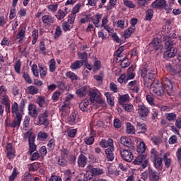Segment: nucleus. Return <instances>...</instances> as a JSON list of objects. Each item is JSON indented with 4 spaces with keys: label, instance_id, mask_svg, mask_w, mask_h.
<instances>
[{
    "label": "nucleus",
    "instance_id": "nucleus-36",
    "mask_svg": "<svg viewBox=\"0 0 181 181\" xmlns=\"http://www.w3.org/2000/svg\"><path fill=\"white\" fill-rule=\"evenodd\" d=\"M57 163L59 166L64 168V166H67V160L64 157H58L57 158Z\"/></svg>",
    "mask_w": 181,
    "mask_h": 181
},
{
    "label": "nucleus",
    "instance_id": "nucleus-48",
    "mask_svg": "<svg viewBox=\"0 0 181 181\" xmlns=\"http://www.w3.org/2000/svg\"><path fill=\"white\" fill-rule=\"evenodd\" d=\"M126 131L127 134H135V127L130 122H127Z\"/></svg>",
    "mask_w": 181,
    "mask_h": 181
},
{
    "label": "nucleus",
    "instance_id": "nucleus-20",
    "mask_svg": "<svg viewBox=\"0 0 181 181\" xmlns=\"http://www.w3.org/2000/svg\"><path fill=\"white\" fill-rule=\"evenodd\" d=\"M149 47H151L153 50H160V49H162V45L158 38L153 39L152 42L149 44Z\"/></svg>",
    "mask_w": 181,
    "mask_h": 181
},
{
    "label": "nucleus",
    "instance_id": "nucleus-41",
    "mask_svg": "<svg viewBox=\"0 0 181 181\" xmlns=\"http://www.w3.org/2000/svg\"><path fill=\"white\" fill-rule=\"evenodd\" d=\"M66 135L69 138H74L77 135V129H68L66 130Z\"/></svg>",
    "mask_w": 181,
    "mask_h": 181
},
{
    "label": "nucleus",
    "instance_id": "nucleus-62",
    "mask_svg": "<svg viewBox=\"0 0 181 181\" xmlns=\"http://www.w3.org/2000/svg\"><path fill=\"white\" fill-rule=\"evenodd\" d=\"M54 146H56V141L54 139H51L47 143V148L49 151H52Z\"/></svg>",
    "mask_w": 181,
    "mask_h": 181
},
{
    "label": "nucleus",
    "instance_id": "nucleus-50",
    "mask_svg": "<svg viewBox=\"0 0 181 181\" xmlns=\"http://www.w3.org/2000/svg\"><path fill=\"white\" fill-rule=\"evenodd\" d=\"M57 88H59V90H60L61 91H65V90H67V86H66V83L61 81L57 82Z\"/></svg>",
    "mask_w": 181,
    "mask_h": 181
},
{
    "label": "nucleus",
    "instance_id": "nucleus-30",
    "mask_svg": "<svg viewBox=\"0 0 181 181\" xmlns=\"http://www.w3.org/2000/svg\"><path fill=\"white\" fill-rule=\"evenodd\" d=\"M105 96L107 98V104H109L110 107H114V96L112 95V94H111V93L110 92H106L105 93Z\"/></svg>",
    "mask_w": 181,
    "mask_h": 181
},
{
    "label": "nucleus",
    "instance_id": "nucleus-7",
    "mask_svg": "<svg viewBox=\"0 0 181 181\" xmlns=\"http://www.w3.org/2000/svg\"><path fill=\"white\" fill-rule=\"evenodd\" d=\"M42 22L47 29L52 28L53 23L56 22V18L51 15L45 14L42 17Z\"/></svg>",
    "mask_w": 181,
    "mask_h": 181
},
{
    "label": "nucleus",
    "instance_id": "nucleus-4",
    "mask_svg": "<svg viewBox=\"0 0 181 181\" xmlns=\"http://www.w3.org/2000/svg\"><path fill=\"white\" fill-rule=\"evenodd\" d=\"M165 49L166 52H165V56L167 57H175L177 54V48L176 47V42L168 40L165 42Z\"/></svg>",
    "mask_w": 181,
    "mask_h": 181
},
{
    "label": "nucleus",
    "instance_id": "nucleus-22",
    "mask_svg": "<svg viewBox=\"0 0 181 181\" xmlns=\"http://www.w3.org/2000/svg\"><path fill=\"white\" fill-rule=\"evenodd\" d=\"M90 173L92 176H101V175H104V169L100 168L98 167H91L90 169Z\"/></svg>",
    "mask_w": 181,
    "mask_h": 181
},
{
    "label": "nucleus",
    "instance_id": "nucleus-26",
    "mask_svg": "<svg viewBox=\"0 0 181 181\" xmlns=\"http://www.w3.org/2000/svg\"><path fill=\"white\" fill-rule=\"evenodd\" d=\"M129 101V94H125V95H122L119 96L118 98V103L119 105H124L125 103H128Z\"/></svg>",
    "mask_w": 181,
    "mask_h": 181
},
{
    "label": "nucleus",
    "instance_id": "nucleus-59",
    "mask_svg": "<svg viewBox=\"0 0 181 181\" xmlns=\"http://www.w3.org/2000/svg\"><path fill=\"white\" fill-rule=\"evenodd\" d=\"M117 62H121V66L122 67H123L124 69H125L126 67H128V66H129V62L128 61V59H117Z\"/></svg>",
    "mask_w": 181,
    "mask_h": 181
},
{
    "label": "nucleus",
    "instance_id": "nucleus-29",
    "mask_svg": "<svg viewBox=\"0 0 181 181\" xmlns=\"http://www.w3.org/2000/svg\"><path fill=\"white\" fill-rule=\"evenodd\" d=\"M81 16L82 18L80 19V23L81 24L88 23V22L91 21V14L83 13Z\"/></svg>",
    "mask_w": 181,
    "mask_h": 181
},
{
    "label": "nucleus",
    "instance_id": "nucleus-31",
    "mask_svg": "<svg viewBox=\"0 0 181 181\" xmlns=\"http://www.w3.org/2000/svg\"><path fill=\"white\" fill-rule=\"evenodd\" d=\"M81 63L83 62H81V61L80 60H76L70 66L71 70L74 71V70H78V69H81V66H83Z\"/></svg>",
    "mask_w": 181,
    "mask_h": 181
},
{
    "label": "nucleus",
    "instance_id": "nucleus-1",
    "mask_svg": "<svg viewBox=\"0 0 181 181\" xmlns=\"http://www.w3.org/2000/svg\"><path fill=\"white\" fill-rule=\"evenodd\" d=\"M172 90H173L172 81L166 77L163 79L162 83L159 81L153 83V91L158 97H163L166 94H170Z\"/></svg>",
    "mask_w": 181,
    "mask_h": 181
},
{
    "label": "nucleus",
    "instance_id": "nucleus-3",
    "mask_svg": "<svg viewBox=\"0 0 181 181\" xmlns=\"http://www.w3.org/2000/svg\"><path fill=\"white\" fill-rule=\"evenodd\" d=\"M19 105L18 103L14 102V103L11 106V112L12 114H15L16 119H14L11 124H10L11 128H19L21 127V122H22V118L23 116L22 115V112H19Z\"/></svg>",
    "mask_w": 181,
    "mask_h": 181
},
{
    "label": "nucleus",
    "instance_id": "nucleus-51",
    "mask_svg": "<svg viewBox=\"0 0 181 181\" xmlns=\"http://www.w3.org/2000/svg\"><path fill=\"white\" fill-rule=\"evenodd\" d=\"M65 76H66L68 78H70L72 81L78 80V76H77V75L75 73L71 71H67Z\"/></svg>",
    "mask_w": 181,
    "mask_h": 181
},
{
    "label": "nucleus",
    "instance_id": "nucleus-54",
    "mask_svg": "<svg viewBox=\"0 0 181 181\" xmlns=\"http://www.w3.org/2000/svg\"><path fill=\"white\" fill-rule=\"evenodd\" d=\"M118 83L119 84H122L124 83V84H127L128 83V79H127V74H122L120 75V76L117 79Z\"/></svg>",
    "mask_w": 181,
    "mask_h": 181
},
{
    "label": "nucleus",
    "instance_id": "nucleus-8",
    "mask_svg": "<svg viewBox=\"0 0 181 181\" xmlns=\"http://www.w3.org/2000/svg\"><path fill=\"white\" fill-rule=\"evenodd\" d=\"M80 9H81V3H78L73 7L70 18L68 19L69 23L71 25L74 23V19H76L77 13L80 12Z\"/></svg>",
    "mask_w": 181,
    "mask_h": 181
},
{
    "label": "nucleus",
    "instance_id": "nucleus-57",
    "mask_svg": "<svg viewBox=\"0 0 181 181\" xmlns=\"http://www.w3.org/2000/svg\"><path fill=\"white\" fill-rule=\"evenodd\" d=\"M38 138L40 141H46L49 138V134L45 132H40L38 133Z\"/></svg>",
    "mask_w": 181,
    "mask_h": 181
},
{
    "label": "nucleus",
    "instance_id": "nucleus-61",
    "mask_svg": "<svg viewBox=\"0 0 181 181\" xmlns=\"http://www.w3.org/2000/svg\"><path fill=\"white\" fill-rule=\"evenodd\" d=\"M61 94L62 93H60V91L59 90L55 91L52 96V101H54V103L59 101V98H60Z\"/></svg>",
    "mask_w": 181,
    "mask_h": 181
},
{
    "label": "nucleus",
    "instance_id": "nucleus-44",
    "mask_svg": "<svg viewBox=\"0 0 181 181\" xmlns=\"http://www.w3.org/2000/svg\"><path fill=\"white\" fill-rule=\"evenodd\" d=\"M49 70L50 73H54L56 71V60L54 59H52L49 61Z\"/></svg>",
    "mask_w": 181,
    "mask_h": 181
},
{
    "label": "nucleus",
    "instance_id": "nucleus-64",
    "mask_svg": "<svg viewBox=\"0 0 181 181\" xmlns=\"http://www.w3.org/2000/svg\"><path fill=\"white\" fill-rule=\"evenodd\" d=\"M39 47L40 50L42 52V54H46V45L45 41H40Z\"/></svg>",
    "mask_w": 181,
    "mask_h": 181
},
{
    "label": "nucleus",
    "instance_id": "nucleus-33",
    "mask_svg": "<svg viewBox=\"0 0 181 181\" xmlns=\"http://www.w3.org/2000/svg\"><path fill=\"white\" fill-rule=\"evenodd\" d=\"M135 27H130L124 32V39H129V37L132 36V33L135 32Z\"/></svg>",
    "mask_w": 181,
    "mask_h": 181
},
{
    "label": "nucleus",
    "instance_id": "nucleus-43",
    "mask_svg": "<svg viewBox=\"0 0 181 181\" xmlns=\"http://www.w3.org/2000/svg\"><path fill=\"white\" fill-rule=\"evenodd\" d=\"M78 56L79 59H81V62L82 63H85L86 62L88 61V54H87V52H78Z\"/></svg>",
    "mask_w": 181,
    "mask_h": 181
},
{
    "label": "nucleus",
    "instance_id": "nucleus-55",
    "mask_svg": "<svg viewBox=\"0 0 181 181\" xmlns=\"http://www.w3.org/2000/svg\"><path fill=\"white\" fill-rule=\"evenodd\" d=\"M59 8V4H49L47 6V9L49 12L54 13L57 11V8Z\"/></svg>",
    "mask_w": 181,
    "mask_h": 181
},
{
    "label": "nucleus",
    "instance_id": "nucleus-42",
    "mask_svg": "<svg viewBox=\"0 0 181 181\" xmlns=\"http://www.w3.org/2000/svg\"><path fill=\"white\" fill-rule=\"evenodd\" d=\"M37 104H38L40 108H43L45 104H46V99L43 96H38L36 100Z\"/></svg>",
    "mask_w": 181,
    "mask_h": 181
},
{
    "label": "nucleus",
    "instance_id": "nucleus-19",
    "mask_svg": "<svg viewBox=\"0 0 181 181\" xmlns=\"http://www.w3.org/2000/svg\"><path fill=\"white\" fill-rule=\"evenodd\" d=\"M138 81L136 80L132 81L127 84V88L130 91H134V93H139V87L136 85Z\"/></svg>",
    "mask_w": 181,
    "mask_h": 181
},
{
    "label": "nucleus",
    "instance_id": "nucleus-17",
    "mask_svg": "<svg viewBox=\"0 0 181 181\" xmlns=\"http://www.w3.org/2000/svg\"><path fill=\"white\" fill-rule=\"evenodd\" d=\"M28 114L33 118H37V110L36 105L33 103H30L28 105Z\"/></svg>",
    "mask_w": 181,
    "mask_h": 181
},
{
    "label": "nucleus",
    "instance_id": "nucleus-9",
    "mask_svg": "<svg viewBox=\"0 0 181 181\" xmlns=\"http://www.w3.org/2000/svg\"><path fill=\"white\" fill-rule=\"evenodd\" d=\"M147 173L150 181H159L160 173H158V171L149 167Z\"/></svg>",
    "mask_w": 181,
    "mask_h": 181
},
{
    "label": "nucleus",
    "instance_id": "nucleus-53",
    "mask_svg": "<svg viewBox=\"0 0 181 181\" xmlns=\"http://www.w3.org/2000/svg\"><path fill=\"white\" fill-rule=\"evenodd\" d=\"M179 37V35L176 31H174L173 33H170L168 37H165V42L168 40H171V42H174L173 39H177Z\"/></svg>",
    "mask_w": 181,
    "mask_h": 181
},
{
    "label": "nucleus",
    "instance_id": "nucleus-49",
    "mask_svg": "<svg viewBox=\"0 0 181 181\" xmlns=\"http://www.w3.org/2000/svg\"><path fill=\"white\" fill-rule=\"evenodd\" d=\"M23 78H24L25 83L27 84H33V81L30 78V76H29V74L28 72H24L23 74Z\"/></svg>",
    "mask_w": 181,
    "mask_h": 181
},
{
    "label": "nucleus",
    "instance_id": "nucleus-39",
    "mask_svg": "<svg viewBox=\"0 0 181 181\" xmlns=\"http://www.w3.org/2000/svg\"><path fill=\"white\" fill-rule=\"evenodd\" d=\"M165 117L166 118L167 121H170L171 122L172 121L176 120V113L175 112H170V113H165Z\"/></svg>",
    "mask_w": 181,
    "mask_h": 181
},
{
    "label": "nucleus",
    "instance_id": "nucleus-16",
    "mask_svg": "<svg viewBox=\"0 0 181 181\" xmlns=\"http://www.w3.org/2000/svg\"><path fill=\"white\" fill-rule=\"evenodd\" d=\"M87 157L84 156V154L81 153L78 157V166L79 168H86V166L87 165Z\"/></svg>",
    "mask_w": 181,
    "mask_h": 181
},
{
    "label": "nucleus",
    "instance_id": "nucleus-27",
    "mask_svg": "<svg viewBox=\"0 0 181 181\" xmlns=\"http://www.w3.org/2000/svg\"><path fill=\"white\" fill-rule=\"evenodd\" d=\"M27 93L30 95H36L39 93V88L33 85L29 86L27 88Z\"/></svg>",
    "mask_w": 181,
    "mask_h": 181
},
{
    "label": "nucleus",
    "instance_id": "nucleus-34",
    "mask_svg": "<svg viewBox=\"0 0 181 181\" xmlns=\"http://www.w3.org/2000/svg\"><path fill=\"white\" fill-rule=\"evenodd\" d=\"M32 45H36V42H37V39H39V30L35 29L32 32Z\"/></svg>",
    "mask_w": 181,
    "mask_h": 181
},
{
    "label": "nucleus",
    "instance_id": "nucleus-63",
    "mask_svg": "<svg viewBox=\"0 0 181 181\" xmlns=\"http://www.w3.org/2000/svg\"><path fill=\"white\" fill-rule=\"evenodd\" d=\"M88 158L90 163H98V158L93 154H88Z\"/></svg>",
    "mask_w": 181,
    "mask_h": 181
},
{
    "label": "nucleus",
    "instance_id": "nucleus-60",
    "mask_svg": "<svg viewBox=\"0 0 181 181\" xmlns=\"http://www.w3.org/2000/svg\"><path fill=\"white\" fill-rule=\"evenodd\" d=\"M123 4L124 6H127V8H129L130 9L135 8V4L129 0H124Z\"/></svg>",
    "mask_w": 181,
    "mask_h": 181
},
{
    "label": "nucleus",
    "instance_id": "nucleus-6",
    "mask_svg": "<svg viewBox=\"0 0 181 181\" xmlns=\"http://www.w3.org/2000/svg\"><path fill=\"white\" fill-rule=\"evenodd\" d=\"M165 68L168 71L172 74H176L179 77H181V66L180 64H167Z\"/></svg>",
    "mask_w": 181,
    "mask_h": 181
},
{
    "label": "nucleus",
    "instance_id": "nucleus-32",
    "mask_svg": "<svg viewBox=\"0 0 181 181\" xmlns=\"http://www.w3.org/2000/svg\"><path fill=\"white\" fill-rule=\"evenodd\" d=\"M150 158L151 160H155L156 159H158L159 157V152H158V150L155 148H151L150 151Z\"/></svg>",
    "mask_w": 181,
    "mask_h": 181
},
{
    "label": "nucleus",
    "instance_id": "nucleus-56",
    "mask_svg": "<svg viewBox=\"0 0 181 181\" xmlns=\"http://www.w3.org/2000/svg\"><path fill=\"white\" fill-rule=\"evenodd\" d=\"M95 139H94V136H87L84 139V143L86 145H93L94 144V141Z\"/></svg>",
    "mask_w": 181,
    "mask_h": 181
},
{
    "label": "nucleus",
    "instance_id": "nucleus-11",
    "mask_svg": "<svg viewBox=\"0 0 181 181\" xmlns=\"http://www.w3.org/2000/svg\"><path fill=\"white\" fill-rule=\"evenodd\" d=\"M138 114L139 115V117H141V118H146L148 117V115H149L151 110H149V108L146 106H145V105H144V103H141V105H138Z\"/></svg>",
    "mask_w": 181,
    "mask_h": 181
},
{
    "label": "nucleus",
    "instance_id": "nucleus-40",
    "mask_svg": "<svg viewBox=\"0 0 181 181\" xmlns=\"http://www.w3.org/2000/svg\"><path fill=\"white\" fill-rule=\"evenodd\" d=\"M40 69V76L41 78H45L47 74V68L46 66H39Z\"/></svg>",
    "mask_w": 181,
    "mask_h": 181
},
{
    "label": "nucleus",
    "instance_id": "nucleus-24",
    "mask_svg": "<svg viewBox=\"0 0 181 181\" xmlns=\"http://www.w3.org/2000/svg\"><path fill=\"white\" fill-rule=\"evenodd\" d=\"M88 87L83 86L82 88H80L79 89H77L76 90V94H77L78 97H86L87 94H88Z\"/></svg>",
    "mask_w": 181,
    "mask_h": 181
},
{
    "label": "nucleus",
    "instance_id": "nucleus-46",
    "mask_svg": "<svg viewBox=\"0 0 181 181\" xmlns=\"http://www.w3.org/2000/svg\"><path fill=\"white\" fill-rule=\"evenodd\" d=\"M152 18H153V10L151 8H148L146 11V21H151Z\"/></svg>",
    "mask_w": 181,
    "mask_h": 181
},
{
    "label": "nucleus",
    "instance_id": "nucleus-13",
    "mask_svg": "<svg viewBox=\"0 0 181 181\" xmlns=\"http://www.w3.org/2000/svg\"><path fill=\"white\" fill-rule=\"evenodd\" d=\"M135 127L136 131H138V134H146L148 132V127L145 123L136 122Z\"/></svg>",
    "mask_w": 181,
    "mask_h": 181
},
{
    "label": "nucleus",
    "instance_id": "nucleus-21",
    "mask_svg": "<svg viewBox=\"0 0 181 181\" xmlns=\"http://www.w3.org/2000/svg\"><path fill=\"white\" fill-rule=\"evenodd\" d=\"M98 93V90L95 89H89V90L88 91V94L89 96V99H88V100L90 104H93V103L95 101V97H97Z\"/></svg>",
    "mask_w": 181,
    "mask_h": 181
},
{
    "label": "nucleus",
    "instance_id": "nucleus-28",
    "mask_svg": "<svg viewBox=\"0 0 181 181\" xmlns=\"http://www.w3.org/2000/svg\"><path fill=\"white\" fill-rule=\"evenodd\" d=\"M91 104L88 99H85L83 101L79 103V108L81 111H83V112H86V111L88 110V106Z\"/></svg>",
    "mask_w": 181,
    "mask_h": 181
},
{
    "label": "nucleus",
    "instance_id": "nucleus-58",
    "mask_svg": "<svg viewBox=\"0 0 181 181\" xmlns=\"http://www.w3.org/2000/svg\"><path fill=\"white\" fill-rule=\"evenodd\" d=\"M163 159L165 163V166L167 168H170V164L172 163V160H170V158H168V156L166 155V153L163 155Z\"/></svg>",
    "mask_w": 181,
    "mask_h": 181
},
{
    "label": "nucleus",
    "instance_id": "nucleus-5",
    "mask_svg": "<svg viewBox=\"0 0 181 181\" xmlns=\"http://www.w3.org/2000/svg\"><path fill=\"white\" fill-rule=\"evenodd\" d=\"M133 151L134 150L127 148H120L119 152L122 159L125 160V162H132L134 160V154H132Z\"/></svg>",
    "mask_w": 181,
    "mask_h": 181
},
{
    "label": "nucleus",
    "instance_id": "nucleus-47",
    "mask_svg": "<svg viewBox=\"0 0 181 181\" xmlns=\"http://www.w3.org/2000/svg\"><path fill=\"white\" fill-rule=\"evenodd\" d=\"M66 13H64V11L62 9L59 10L57 11V13L55 15V17L58 21H62V19H64L66 17Z\"/></svg>",
    "mask_w": 181,
    "mask_h": 181
},
{
    "label": "nucleus",
    "instance_id": "nucleus-35",
    "mask_svg": "<svg viewBox=\"0 0 181 181\" xmlns=\"http://www.w3.org/2000/svg\"><path fill=\"white\" fill-rule=\"evenodd\" d=\"M62 33H63L62 27H60V25H57L55 28V32L54 34V39H55V40H57V39H59V37L62 36Z\"/></svg>",
    "mask_w": 181,
    "mask_h": 181
},
{
    "label": "nucleus",
    "instance_id": "nucleus-52",
    "mask_svg": "<svg viewBox=\"0 0 181 181\" xmlns=\"http://www.w3.org/2000/svg\"><path fill=\"white\" fill-rule=\"evenodd\" d=\"M122 107H123L124 110L125 111H127V112H133V111L134 110V105H132V104L131 103H126Z\"/></svg>",
    "mask_w": 181,
    "mask_h": 181
},
{
    "label": "nucleus",
    "instance_id": "nucleus-37",
    "mask_svg": "<svg viewBox=\"0 0 181 181\" xmlns=\"http://www.w3.org/2000/svg\"><path fill=\"white\" fill-rule=\"evenodd\" d=\"M76 118L77 114L76 112H71L69 118V122L70 125H74V124H77V121H76Z\"/></svg>",
    "mask_w": 181,
    "mask_h": 181
},
{
    "label": "nucleus",
    "instance_id": "nucleus-18",
    "mask_svg": "<svg viewBox=\"0 0 181 181\" xmlns=\"http://www.w3.org/2000/svg\"><path fill=\"white\" fill-rule=\"evenodd\" d=\"M102 18L103 14L99 13H96L94 17H90V21L93 23V25H95V28H100V22Z\"/></svg>",
    "mask_w": 181,
    "mask_h": 181
},
{
    "label": "nucleus",
    "instance_id": "nucleus-45",
    "mask_svg": "<svg viewBox=\"0 0 181 181\" xmlns=\"http://www.w3.org/2000/svg\"><path fill=\"white\" fill-rule=\"evenodd\" d=\"M19 175V171H18L17 168H14L13 169L12 174L9 176L8 180L9 181H15V179H16V177Z\"/></svg>",
    "mask_w": 181,
    "mask_h": 181
},
{
    "label": "nucleus",
    "instance_id": "nucleus-25",
    "mask_svg": "<svg viewBox=\"0 0 181 181\" xmlns=\"http://www.w3.org/2000/svg\"><path fill=\"white\" fill-rule=\"evenodd\" d=\"M26 26L21 25L19 27L18 32L16 35V39L25 38L26 35Z\"/></svg>",
    "mask_w": 181,
    "mask_h": 181
},
{
    "label": "nucleus",
    "instance_id": "nucleus-38",
    "mask_svg": "<svg viewBox=\"0 0 181 181\" xmlns=\"http://www.w3.org/2000/svg\"><path fill=\"white\" fill-rule=\"evenodd\" d=\"M146 100L150 105H153V107H159L158 104L155 103V99L153 98V96L151 95H146Z\"/></svg>",
    "mask_w": 181,
    "mask_h": 181
},
{
    "label": "nucleus",
    "instance_id": "nucleus-15",
    "mask_svg": "<svg viewBox=\"0 0 181 181\" xmlns=\"http://www.w3.org/2000/svg\"><path fill=\"white\" fill-rule=\"evenodd\" d=\"M115 148L114 147H108L105 149V152L106 156L107 158L108 162H112L115 158V155L114 154Z\"/></svg>",
    "mask_w": 181,
    "mask_h": 181
},
{
    "label": "nucleus",
    "instance_id": "nucleus-2",
    "mask_svg": "<svg viewBox=\"0 0 181 181\" xmlns=\"http://www.w3.org/2000/svg\"><path fill=\"white\" fill-rule=\"evenodd\" d=\"M145 151H146V145H145V142L141 141L137 146L136 148V152L139 155L133 161V165H141V169H145L148 166V163H149L148 155L145 153Z\"/></svg>",
    "mask_w": 181,
    "mask_h": 181
},
{
    "label": "nucleus",
    "instance_id": "nucleus-12",
    "mask_svg": "<svg viewBox=\"0 0 181 181\" xmlns=\"http://www.w3.org/2000/svg\"><path fill=\"white\" fill-rule=\"evenodd\" d=\"M47 117H49V112H47V110L40 115L38 116L39 125H49V120H47Z\"/></svg>",
    "mask_w": 181,
    "mask_h": 181
},
{
    "label": "nucleus",
    "instance_id": "nucleus-14",
    "mask_svg": "<svg viewBox=\"0 0 181 181\" xmlns=\"http://www.w3.org/2000/svg\"><path fill=\"white\" fill-rule=\"evenodd\" d=\"M165 5H166V0H156L151 4V6L155 9H160L162 11Z\"/></svg>",
    "mask_w": 181,
    "mask_h": 181
},
{
    "label": "nucleus",
    "instance_id": "nucleus-10",
    "mask_svg": "<svg viewBox=\"0 0 181 181\" xmlns=\"http://www.w3.org/2000/svg\"><path fill=\"white\" fill-rule=\"evenodd\" d=\"M120 142L122 145L126 146L127 149H129L130 151H135V146L134 145V143L132 142V140H131V139L125 136H122L120 139Z\"/></svg>",
    "mask_w": 181,
    "mask_h": 181
},
{
    "label": "nucleus",
    "instance_id": "nucleus-23",
    "mask_svg": "<svg viewBox=\"0 0 181 181\" xmlns=\"http://www.w3.org/2000/svg\"><path fill=\"white\" fill-rule=\"evenodd\" d=\"M163 161V158L160 157L158 158H156V160H153L154 167L158 170V172H160V170L163 169V163H162Z\"/></svg>",
    "mask_w": 181,
    "mask_h": 181
}]
</instances>
